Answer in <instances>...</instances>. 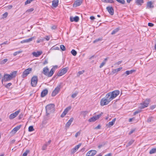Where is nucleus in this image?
<instances>
[{
    "mask_svg": "<svg viewBox=\"0 0 156 156\" xmlns=\"http://www.w3.org/2000/svg\"><path fill=\"white\" fill-rule=\"evenodd\" d=\"M101 38H98V39H96V40H95L94 41H93V43H95L96 42H98L99 41H100L101 40Z\"/></svg>",
    "mask_w": 156,
    "mask_h": 156,
    "instance_id": "3c124183",
    "label": "nucleus"
},
{
    "mask_svg": "<svg viewBox=\"0 0 156 156\" xmlns=\"http://www.w3.org/2000/svg\"><path fill=\"white\" fill-rule=\"evenodd\" d=\"M46 112L47 115L49 114L51 112H53L55 111V105L53 104L48 105L46 107Z\"/></svg>",
    "mask_w": 156,
    "mask_h": 156,
    "instance_id": "7ed1b4c3",
    "label": "nucleus"
},
{
    "mask_svg": "<svg viewBox=\"0 0 156 156\" xmlns=\"http://www.w3.org/2000/svg\"><path fill=\"white\" fill-rule=\"evenodd\" d=\"M33 0H27L25 2V4L26 5L27 4H29Z\"/></svg>",
    "mask_w": 156,
    "mask_h": 156,
    "instance_id": "a18cd8bd",
    "label": "nucleus"
},
{
    "mask_svg": "<svg viewBox=\"0 0 156 156\" xmlns=\"http://www.w3.org/2000/svg\"><path fill=\"white\" fill-rule=\"evenodd\" d=\"M32 71V68H29L25 70L23 72L22 75V78H25L30 74Z\"/></svg>",
    "mask_w": 156,
    "mask_h": 156,
    "instance_id": "423d86ee",
    "label": "nucleus"
},
{
    "mask_svg": "<svg viewBox=\"0 0 156 156\" xmlns=\"http://www.w3.org/2000/svg\"><path fill=\"white\" fill-rule=\"evenodd\" d=\"M34 129L33 126H30L29 127L28 131L29 132H31V131H34Z\"/></svg>",
    "mask_w": 156,
    "mask_h": 156,
    "instance_id": "79ce46f5",
    "label": "nucleus"
},
{
    "mask_svg": "<svg viewBox=\"0 0 156 156\" xmlns=\"http://www.w3.org/2000/svg\"><path fill=\"white\" fill-rule=\"evenodd\" d=\"M156 152V148H152L149 152L150 154H152Z\"/></svg>",
    "mask_w": 156,
    "mask_h": 156,
    "instance_id": "c756f323",
    "label": "nucleus"
},
{
    "mask_svg": "<svg viewBox=\"0 0 156 156\" xmlns=\"http://www.w3.org/2000/svg\"><path fill=\"white\" fill-rule=\"evenodd\" d=\"M23 115L22 114L20 115L19 116V119H21L23 117Z\"/></svg>",
    "mask_w": 156,
    "mask_h": 156,
    "instance_id": "e2e57ef3",
    "label": "nucleus"
},
{
    "mask_svg": "<svg viewBox=\"0 0 156 156\" xmlns=\"http://www.w3.org/2000/svg\"><path fill=\"white\" fill-rule=\"evenodd\" d=\"M21 52L20 51L15 52H14V53H13V55H14V56H16V55L17 54H18L20 53Z\"/></svg>",
    "mask_w": 156,
    "mask_h": 156,
    "instance_id": "864d4df0",
    "label": "nucleus"
},
{
    "mask_svg": "<svg viewBox=\"0 0 156 156\" xmlns=\"http://www.w3.org/2000/svg\"><path fill=\"white\" fill-rule=\"evenodd\" d=\"M78 94V93L77 92H76L74 93L73 94L71 95V97L73 98H74Z\"/></svg>",
    "mask_w": 156,
    "mask_h": 156,
    "instance_id": "a19ab883",
    "label": "nucleus"
},
{
    "mask_svg": "<svg viewBox=\"0 0 156 156\" xmlns=\"http://www.w3.org/2000/svg\"><path fill=\"white\" fill-rule=\"evenodd\" d=\"M84 72V71L82 70V71H80L78 72V73L79 74V75H80L81 74H83Z\"/></svg>",
    "mask_w": 156,
    "mask_h": 156,
    "instance_id": "4d7b16f0",
    "label": "nucleus"
},
{
    "mask_svg": "<svg viewBox=\"0 0 156 156\" xmlns=\"http://www.w3.org/2000/svg\"><path fill=\"white\" fill-rule=\"evenodd\" d=\"M122 62V61H118L116 63V64L118 65H119V64H121Z\"/></svg>",
    "mask_w": 156,
    "mask_h": 156,
    "instance_id": "338daca9",
    "label": "nucleus"
},
{
    "mask_svg": "<svg viewBox=\"0 0 156 156\" xmlns=\"http://www.w3.org/2000/svg\"><path fill=\"white\" fill-rule=\"evenodd\" d=\"M55 72V68H52L49 72V69L47 67L43 68L42 73L48 77H51L54 74Z\"/></svg>",
    "mask_w": 156,
    "mask_h": 156,
    "instance_id": "f257e3e1",
    "label": "nucleus"
},
{
    "mask_svg": "<svg viewBox=\"0 0 156 156\" xmlns=\"http://www.w3.org/2000/svg\"><path fill=\"white\" fill-rule=\"evenodd\" d=\"M135 131V129H132V130H131L129 133V135H130L131 134H132Z\"/></svg>",
    "mask_w": 156,
    "mask_h": 156,
    "instance_id": "13d9d810",
    "label": "nucleus"
},
{
    "mask_svg": "<svg viewBox=\"0 0 156 156\" xmlns=\"http://www.w3.org/2000/svg\"><path fill=\"white\" fill-rule=\"evenodd\" d=\"M20 112V110H19L14 113L11 114L9 116V118L10 119H12L16 117L19 113Z\"/></svg>",
    "mask_w": 156,
    "mask_h": 156,
    "instance_id": "9b49d317",
    "label": "nucleus"
},
{
    "mask_svg": "<svg viewBox=\"0 0 156 156\" xmlns=\"http://www.w3.org/2000/svg\"><path fill=\"white\" fill-rule=\"evenodd\" d=\"M21 125L17 126L15 127L12 131V132L13 133H15L18 130H19L21 127Z\"/></svg>",
    "mask_w": 156,
    "mask_h": 156,
    "instance_id": "5701e85b",
    "label": "nucleus"
},
{
    "mask_svg": "<svg viewBox=\"0 0 156 156\" xmlns=\"http://www.w3.org/2000/svg\"><path fill=\"white\" fill-rule=\"evenodd\" d=\"M97 153V151L95 150H91L89 151L86 154V156H94Z\"/></svg>",
    "mask_w": 156,
    "mask_h": 156,
    "instance_id": "2eb2a0df",
    "label": "nucleus"
},
{
    "mask_svg": "<svg viewBox=\"0 0 156 156\" xmlns=\"http://www.w3.org/2000/svg\"><path fill=\"white\" fill-rule=\"evenodd\" d=\"M70 19L71 22L75 21V22H77L79 20V18L78 16H76L74 17H70Z\"/></svg>",
    "mask_w": 156,
    "mask_h": 156,
    "instance_id": "aec40b11",
    "label": "nucleus"
},
{
    "mask_svg": "<svg viewBox=\"0 0 156 156\" xmlns=\"http://www.w3.org/2000/svg\"><path fill=\"white\" fill-rule=\"evenodd\" d=\"M61 84H59L55 88L52 92L51 95L52 96H55L61 88Z\"/></svg>",
    "mask_w": 156,
    "mask_h": 156,
    "instance_id": "6e6552de",
    "label": "nucleus"
},
{
    "mask_svg": "<svg viewBox=\"0 0 156 156\" xmlns=\"http://www.w3.org/2000/svg\"><path fill=\"white\" fill-rule=\"evenodd\" d=\"M58 4V0H53L52 2V5L55 7L56 8Z\"/></svg>",
    "mask_w": 156,
    "mask_h": 156,
    "instance_id": "412c9836",
    "label": "nucleus"
},
{
    "mask_svg": "<svg viewBox=\"0 0 156 156\" xmlns=\"http://www.w3.org/2000/svg\"><path fill=\"white\" fill-rule=\"evenodd\" d=\"M48 90L47 89H45L43 90L41 93V97H44L45 96L48 94Z\"/></svg>",
    "mask_w": 156,
    "mask_h": 156,
    "instance_id": "4be33fe9",
    "label": "nucleus"
},
{
    "mask_svg": "<svg viewBox=\"0 0 156 156\" xmlns=\"http://www.w3.org/2000/svg\"><path fill=\"white\" fill-rule=\"evenodd\" d=\"M134 142V140H132L129 141L126 145V147H128L131 145Z\"/></svg>",
    "mask_w": 156,
    "mask_h": 156,
    "instance_id": "f704fd0d",
    "label": "nucleus"
},
{
    "mask_svg": "<svg viewBox=\"0 0 156 156\" xmlns=\"http://www.w3.org/2000/svg\"><path fill=\"white\" fill-rule=\"evenodd\" d=\"M45 38L46 39L47 41H49L50 39V37L48 36H46Z\"/></svg>",
    "mask_w": 156,
    "mask_h": 156,
    "instance_id": "680f3d73",
    "label": "nucleus"
},
{
    "mask_svg": "<svg viewBox=\"0 0 156 156\" xmlns=\"http://www.w3.org/2000/svg\"><path fill=\"white\" fill-rule=\"evenodd\" d=\"M81 145V144H79L78 145L75 146V147L72 149L70 151V154H73L76 152Z\"/></svg>",
    "mask_w": 156,
    "mask_h": 156,
    "instance_id": "ddd939ff",
    "label": "nucleus"
},
{
    "mask_svg": "<svg viewBox=\"0 0 156 156\" xmlns=\"http://www.w3.org/2000/svg\"><path fill=\"white\" fill-rule=\"evenodd\" d=\"M71 53L73 55L76 56L77 54V52L74 49L72 50L71 51Z\"/></svg>",
    "mask_w": 156,
    "mask_h": 156,
    "instance_id": "2f4dec72",
    "label": "nucleus"
},
{
    "mask_svg": "<svg viewBox=\"0 0 156 156\" xmlns=\"http://www.w3.org/2000/svg\"><path fill=\"white\" fill-rule=\"evenodd\" d=\"M17 72L16 71H14L12 72L10 74V76H11V78L12 79L13 78H14L16 76Z\"/></svg>",
    "mask_w": 156,
    "mask_h": 156,
    "instance_id": "bb28decb",
    "label": "nucleus"
},
{
    "mask_svg": "<svg viewBox=\"0 0 156 156\" xmlns=\"http://www.w3.org/2000/svg\"><path fill=\"white\" fill-rule=\"evenodd\" d=\"M34 10V9L33 8H31L29 9H28L26 11V12H30Z\"/></svg>",
    "mask_w": 156,
    "mask_h": 156,
    "instance_id": "49530a36",
    "label": "nucleus"
},
{
    "mask_svg": "<svg viewBox=\"0 0 156 156\" xmlns=\"http://www.w3.org/2000/svg\"><path fill=\"white\" fill-rule=\"evenodd\" d=\"M135 71V70H127L126 71L125 73L123 74V75L125 74H126V75L125 76H127L132 74Z\"/></svg>",
    "mask_w": 156,
    "mask_h": 156,
    "instance_id": "a878e982",
    "label": "nucleus"
},
{
    "mask_svg": "<svg viewBox=\"0 0 156 156\" xmlns=\"http://www.w3.org/2000/svg\"><path fill=\"white\" fill-rule=\"evenodd\" d=\"M101 128V126L100 125H98L97 126L94 128L95 129H98Z\"/></svg>",
    "mask_w": 156,
    "mask_h": 156,
    "instance_id": "bf43d9fd",
    "label": "nucleus"
},
{
    "mask_svg": "<svg viewBox=\"0 0 156 156\" xmlns=\"http://www.w3.org/2000/svg\"><path fill=\"white\" fill-rule=\"evenodd\" d=\"M47 120H48L47 119L45 118H44V119L43 120V121L42 122V124L43 125H46L47 123Z\"/></svg>",
    "mask_w": 156,
    "mask_h": 156,
    "instance_id": "c9c22d12",
    "label": "nucleus"
},
{
    "mask_svg": "<svg viewBox=\"0 0 156 156\" xmlns=\"http://www.w3.org/2000/svg\"><path fill=\"white\" fill-rule=\"evenodd\" d=\"M42 53V52L41 51H40L33 52L32 54L34 56L37 57L41 55Z\"/></svg>",
    "mask_w": 156,
    "mask_h": 156,
    "instance_id": "a211bd4d",
    "label": "nucleus"
},
{
    "mask_svg": "<svg viewBox=\"0 0 156 156\" xmlns=\"http://www.w3.org/2000/svg\"><path fill=\"white\" fill-rule=\"evenodd\" d=\"M51 49L53 50H59V48L58 47H52Z\"/></svg>",
    "mask_w": 156,
    "mask_h": 156,
    "instance_id": "8fccbe9b",
    "label": "nucleus"
},
{
    "mask_svg": "<svg viewBox=\"0 0 156 156\" xmlns=\"http://www.w3.org/2000/svg\"><path fill=\"white\" fill-rule=\"evenodd\" d=\"M71 106H69L66 108L61 115V117L62 118L64 117L68 113V112L71 109Z\"/></svg>",
    "mask_w": 156,
    "mask_h": 156,
    "instance_id": "f8f14e48",
    "label": "nucleus"
},
{
    "mask_svg": "<svg viewBox=\"0 0 156 156\" xmlns=\"http://www.w3.org/2000/svg\"><path fill=\"white\" fill-rule=\"evenodd\" d=\"M144 0H136V3L137 5H141L144 3Z\"/></svg>",
    "mask_w": 156,
    "mask_h": 156,
    "instance_id": "c85d7f7f",
    "label": "nucleus"
},
{
    "mask_svg": "<svg viewBox=\"0 0 156 156\" xmlns=\"http://www.w3.org/2000/svg\"><path fill=\"white\" fill-rule=\"evenodd\" d=\"M8 13L7 12H5L3 14V16L4 17H7V16H8Z\"/></svg>",
    "mask_w": 156,
    "mask_h": 156,
    "instance_id": "603ef678",
    "label": "nucleus"
},
{
    "mask_svg": "<svg viewBox=\"0 0 156 156\" xmlns=\"http://www.w3.org/2000/svg\"><path fill=\"white\" fill-rule=\"evenodd\" d=\"M12 85L11 83H9L5 85V86L7 88H9L10 86Z\"/></svg>",
    "mask_w": 156,
    "mask_h": 156,
    "instance_id": "de8ad7c7",
    "label": "nucleus"
},
{
    "mask_svg": "<svg viewBox=\"0 0 156 156\" xmlns=\"http://www.w3.org/2000/svg\"><path fill=\"white\" fill-rule=\"evenodd\" d=\"M102 1L106 3H112L114 2L113 0H102Z\"/></svg>",
    "mask_w": 156,
    "mask_h": 156,
    "instance_id": "72a5a7b5",
    "label": "nucleus"
},
{
    "mask_svg": "<svg viewBox=\"0 0 156 156\" xmlns=\"http://www.w3.org/2000/svg\"><path fill=\"white\" fill-rule=\"evenodd\" d=\"M103 113H101L95 116H93V117H91L90 119L88 121L89 122H94L96 121V120L98 119L102 115Z\"/></svg>",
    "mask_w": 156,
    "mask_h": 156,
    "instance_id": "0eeeda50",
    "label": "nucleus"
},
{
    "mask_svg": "<svg viewBox=\"0 0 156 156\" xmlns=\"http://www.w3.org/2000/svg\"><path fill=\"white\" fill-rule=\"evenodd\" d=\"M12 7V5H9L8 6V8L9 9H11Z\"/></svg>",
    "mask_w": 156,
    "mask_h": 156,
    "instance_id": "774afa93",
    "label": "nucleus"
},
{
    "mask_svg": "<svg viewBox=\"0 0 156 156\" xmlns=\"http://www.w3.org/2000/svg\"><path fill=\"white\" fill-rule=\"evenodd\" d=\"M60 48L62 51H64L66 50V48L65 46L63 45H61L60 46Z\"/></svg>",
    "mask_w": 156,
    "mask_h": 156,
    "instance_id": "37998d69",
    "label": "nucleus"
},
{
    "mask_svg": "<svg viewBox=\"0 0 156 156\" xmlns=\"http://www.w3.org/2000/svg\"><path fill=\"white\" fill-rule=\"evenodd\" d=\"M147 106H144V104H143V103H141L140 104V108H144L145 107H146Z\"/></svg>",
    "mask_w": 156,
    "mask_h": 156,
    "instance_id": "c03bdc74",
    "label": "nucleus"
},
{
    "mask_svg": "<svg viewBox=\"0 0 156 156\" xmlns=\"http://www.w3.org/2000/svg\"><path fill=\"white\" fill-rule=\"evenodd\" d=\"M48 145V144L47 143H46L44 145H43V146L42 147V149L43 150H45L47 147V146Z\"/></svg>",
    "mask_w": 156,
    "mask_h": 156,
    "instance_id": "4c0bfd02",
    "label": "nucleus"
},
{
    "mask_svg": "<svg viewBox=\"0 0 156 156\" xmlns=\"http://www.w3.org/2000/svg\"><path fill=\"white\" fill-rule=\"evenodd\" d=\"M29 152L30 151L29 150H27L25 152L23 153V156H27V154L29 153Z\"/></svg>",
    "mask_w": 156,
    "mask_h": 156,
    "instance_id": "58836bf2",
    "label": "nucleus"
},
{
    "mask_svg": "<svg viewBox=\"0 0 156 156\" xmlns=\"http://www.w3.org/2000/svg\"><path fill=\"white\" fill-rule=\"evenodd\" d=\"M147 7L148 9L153 8L154 7V6L152 5V3L151 1H149L147 2Z\"/></svg>",
    "mask_w": 156,
    "mask_h": 156,
    "instance_id": "393cba45",
    "label": "nucleus"
},
{
    "mask_svg": "<svg viewBox=\"0 0 156 156\" xmlns=\"http://www.w3.org/2000/svg\"><path fill=\"white\" fill-rule=\"evenodd\" d=\"M35 38V37H33L31 38H30L28 39H26L23 40L22 41H21L20 42V43L22 44L25 43H27V42H30L31 41H32L33 39Z\"/></svg>",
    "mask_w": 156,
    "mask_h": 156,
    "instance_id": "6ab92c4d",
    "label": "nucleus"
},
{
    "mask_svg": "<svg viewBox=\"0 0 156 156\" xmlns=\"http://www.w3.org/2000/svg\"><path fill=\"white\" fill-rule=\"evenodd\" d=\"M90 19L91 20H94L95 18V17L93 16H90Z\"/></svg>",
    "mask_w": 156,
    "mask_h": 156,
    "instance_id": "69168bd1",
    "label": "nucleus"
},
{
    "mask_svg": "<svg viewBox=\"0 0 156 156\" xmlns=\"http://www.w3.org/2000/svg\"><path fill=\"white\" fill-rule=\"evenodd\" d=\"M12 80V79L11 78V76H10L9 74H5L2 80V83H3V81H7L10 80Z\"/></svg>",
    "mask_w": 156,
    "mask_h": 156,
    "instance_id": "9d476101",
    "label": "nucleus"
},
{
    "mask_svg": "<svg viewBox=\"0 0 156 156\" xmlns=\"http://www.w3.org/2000/svg\"><path fill=\"white\" fill-rule=\"evenodd\" d=\"M42 41V40L41 39L37 40V43H40Z\"/></svg>",
    "mask_w": 156,
    "mask_h": 156,
    "instance_id": "0e129e2a",
    "label": "nucleus"
},
{
    "mask_svg": "<svg viewBox=\"0 0 156 156\" xmlns=\"http://www.w3.org/2000/svg\"><path fill=\"white\" fill-rule=\"evenodd\" d=\"M8 61V59L7 58L4 59L0 61V63L1 64H3L6 63Z\"/></svg>",
    "mask_w": 156,
    "mask_h": 156,
    "instance_id": "473e14b6",
    "label": "nucleus"
},
{
    "mask_svg": "<svg viewBox=\"0 0 156 156\" xmlns=\"http://www.w3.org/2000/svg\"><path fill=\"white\" fill-rule=\"evenodd\" d=\"M122 68V67H120L116 69H114L112 71V73L114 74L120 71Z\"/></svg>",
    "mask_w": 156,
    "mask_h": 156,
    "instance_id": "cd10ccee",
    "label": "nucleus"
},
{
    "mask_svg": "<svg viewBox=\"0 0 156 156\" xmlns=\"http://www.w3.org/2000/svg\"><path fill=\"white\" fill-rule=\"evenodd\" d=\"M80 131H79L78 132H77L75 135V137H77V136L80 135Z\"/></svg>",
    "mask_w": 156,
    "mask_h": 156,
    "instance_id": "09e8293b",
    "label": "nucleus"
},
{
    "mask_svg": "<svg viewBox=\"0 0 156 156\" xmlns=\"http://www.w3.org/2000/svg\"><path fill=\"white\" fill-rule=\"evenodd\" d=\"M38 77L37 76H34L31 79V84L32 86L35 87L36 86L37 83Z\"/></svg>",
    "mask_w": 156,
    "mask_h": 156,
    "instance_id": "39448f33",
    "label": "nucleus"
},
{
    "mask_svg": "<svg viewBox=\"0 0 156 156\" xmlns=\"http://www.w3.org/2000/svg\"><path fill=\"white\" fill-rule=\"evenodd\" d=\"M73 119H74L73 118H71L69 119L68 122L66 123L65 125V127L67 129L69 128L72 122H73Z\"/></svg>",
    "mask_w": 156,
    "mask_h": 156,
    "instance_id": "f3484780",
    "label": "nucleus"
},
{
    "mask_svg": "<svg viewBox=\"0 0 156 156\" xmlns=\"http://www.w3.org/2000/svg\"><path fill=\"white\" fill-rule=\"evenodd\" d=\"M148 25L149 26L151 27H153L154 26V24L150 23H148Z\"/></svg>",
    "mask_w": 156,
    "mask_h": 156,
    "instance_id": "6e6d98bb",
    "label": "nucleus"
},
{
    "mask_svg": "<svg viewBox=\"0 0 156 156\" xmlns=\"http://www.w3.org/2000/svg\"><path fill=\"white\" fill-rule=\"evenodd\" d=\"M68 68L66 67L62 69L61 70L59 71L57 73L58 76H61L65 74L68 70Z\"/></svg>",
    "mask_w": 156,
    "mask_h": 156,
    "instance_id": "1a4fd4ad",
    "label": "nucleus"
},
{
    "mask_svg": "<svg viewBox=\"0 0 156 156\" xmlns=\"http://www.w3.org/2000/svg\"><path fill=\"white\" fill-rule=\"evenodd\" d=\"M150 101V99H146V100L144 101V103H146V105L147 106V107L148 105V104L149 103Z\"/></svg>",
    "mask_w": 156,
    "mask_h": 156,
    "instance_id": "e433bc0d",
    "label": "nucleus"
},
{
    "mask_svg": "<svg viewBox=\"0 0 156 156\" xmlns=\"http://www.w3.org/2000/svg\"><path fill=\"white\" fill-rule=\"evenodd\" d=\"M106 9L111 15H113L114 13V9L112 6L107 7Z\"/></svg>",
    "mask_w": 156,
    "mask_h": 156,
    "instance_id": "dca6fc26",
    "label": "nucleus"
},
{
    "mask_svg": "<svg viewBox=\"0 0 156 156\" xmlns=\"http://www.w3.org/2000/svg\"><path fill=\"white\" fill-rule=\"evenodd\" d=\"M105 64V62H103L100 65V68H102L103 66Z\"/></svg>",
    "mask_w": 156,
    "mask_h": 156,
    "instance_id": "5fc2aeb1",
    "label": "nucleus"
},
{
    "mask_svg": "<svg viewBox=\"0 0 156 156\" xmlns=\"http://www.w3.org/2000/svg\"><path fill=\"white\" fill-rule=\"evenodd\" d=\"M116 120V119L114 118L113 119L112 121L111 122H110L107 124V126L108 127H110L111 126H113V124H114Z\"/></svg>",
    "mask_w": 156,
    "mask_h": 156,
    "instance_id": "b1692460",
    "label": "nucleus"
},
{
    "mask_svg": "<svg viewBox=\"0 0 156 156\" xmlns=\"http://www.w3.org/2000/svg\"><path fill=\"white\" fill-rule=\"evenodd\" d=\"M119 30V28H117L115 29L112 31V32L111 33V34L112 35H113V34H115V33H116L117 32H118V31Z\"/></svg>",
    "mask_w": 156,
    "mask_h": 156,
    "instance_id": "7c9ffc66",
    "label": "nucleus"
},
{
    "mask_svg": "<svg viewBox=\"0 0 156 156\" xmlns=\"http://www.w3.org/2000/svg\"><path fill=\"white\" fill-rule=\"evenodd\" d=\"M152 119V118H149L147 120V122H151Z\"/></svg>",
    "mask_w": 156,
    "mask_h": 156,
    "instance_id": "052dcab7",
    "label": "nucleus"
},
{
    "mask_svg": "<svg viewBox=\"0 0 156 156\" xmlns=\"http://www.w3.org/2000/svg\"><path fill=\"white\" fill-rule=\"evenodd\" d=\"M118 2L122 4H124L125 3V1L124 0H116Z\"/></svg>",
    "mask_w": 156,
    "mask_h": 156,
    "instance_id": "ea45409f",
    "label": "nucleus"
},
{
    "mask_svg": "<svg viewBox=\"0 0 156 156\" xmlns=\"http://www.w3.org/2000/svg\"><path fill=\"white\" fill-rule=\"evenodd\" d=\"M83 0H76L73 5V7H74L80 6L82 3Z\"/></svg>",
    "mask_w": 156,
    "mask_h": 156,
    "instance_id": "4468645a",
    "label": "nucleus"
},
{
    "mask_svg": "<svg viewBox=\"0 0 156 156\" xmlns=\"http://www.w3.org/2000/svg\"><path fill=\"white\" fill-rule=\"evenodd\" d=\"M119 90H115L112 92H110L107 94L109 95L108 97L112 101L119 94Z\"/></svg>",
    "mask_w": 156,
    "mask_h": 156,
    "instance_id": "20e7f679",
    "label": "nucleus"
},
{
    "mask_svg": "<svg viewBox=\"0 0 156 156\" xmlns=\"http://www.w3.org/2000/svg\"><path fill=\"white\" fill-rule=\"evenodd\" d=\"M109 95L106 94L105 97L102 98L101 100V105L104 106L108 104L111 101V100L108 97Z\"/></svg>",
    "mask_w": 156,
    "mask_h": 156,
    "instance_id": "f03ea898",
    "label": "nucleus"
}]
</instances>
